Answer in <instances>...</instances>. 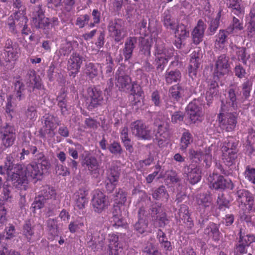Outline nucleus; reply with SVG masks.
<instances>
[{"label":"nucleus","mask_w":255,"mask_h":255,"mask_svg":"<svg viewBox=\"0 0 255 255\" xmlns=\"http://www.w3.org/2000/svg\"><path fill=\"white\" fill-rule=\"evenodd\" d=\"M186 92V89L178 85L172 86L169 89L170 96L174 101H178L180 98L184 96Z\"/></svg>","instance_id":"2f4dec72"},{"label":"nucleus","mask_w":255,"mask_h":255,"mask_svg":"<svg viewBox=\"0 0 255 255\" xmlns=\"http://www.w3.org/2000/svg\"><path fill=\"white\" fill-rule=\"evenodd\" d=\"M187 111L189 119L193 123L200 121L203 115L202 107L198 105V101H197L191 102L188 104Z\"/></svg>","instance_id":"f3484780"},{"label":"nucleus","mask_w":255,"mask_h":255,"mask_svg":"<svg viewBox=\"0 0 255 255\" xmlns=\"http://www.w3.org/2000/svg\"><path fill=\"white\" fill-rule=\"evenodd\" d=\"M218 150L216 145L212 144L207 149H205L204 153L201 150H195L190 149L189 151V157L195 162L201 161L203 159L206 163V165L209 167L212 162V152L215 154Z\"/></svg>","instance_id":"39448f33"},{"label":"nucleus","mask_w":255,"mask_h":255,"mask_svg":"<svg viewBox=\"0 0 255 255\" xmlns=\"http://www.w3.org/2000/svg\"><path fill=\"white\" fill-rule=\"evenodd\" d=\"M237 201L241 205H247L249 210L253 209V203L254 202V197L248 191L240 190L237 192Z\"/></svg>","instance_id":"6ab92c4d"},{"label":"nucleus","mask_w":255,"mask_h":255,"mask_svg":"<svg viewBox=\"0 0 255 255\" xmlns=\"http://www.w3.org/2000/svg\"><path fill=\"white\" fill-rule=\"evenodd\" d=\"M229 60V57L224 54L218 56L215 60L214 76L217 77V79L229 72L230 67Z\"/></svg>","instance_id":"9d476101"},{"label":"nucleus","mask_w":255,"mask_h":255,"mask_svg":"<svg viewBox=\"0 0 255 255\" xmlns=\"http://www.w3.org/2000/svg\"><path fill=\"white\" fill-rule=\"evenodd\" d=\"M181 77V73L178 70L170 71H166L165 74L166 82L169 84L179 81Z\"/></svg>","instance_id":"37998d69"},{"label":"nucleus","mask_w":255,"mask_h":255,"mask_svg":"<svg viewBox=\"0 0 255 255\" xmlns=\"http://www.w3.org/2000/svg\"><path fill=\"white\" fill-rule=\"evenodd\" d=\"M228 35V31L220 30L219 33L216 36L215 46L217 49H222L224 48L227 39Z\"/></svg>","instance_id":"e433bc0d"},{"label":"nucleus","mask_w":255,"mask_h":255,"mask_svg":"<svg viewBox=\"0 0 255 255\" xmlns=\"http://www.w3.org/2000/svg\"><path fill=\"white\" fill-rule=\"evenodd\" d=\"M92 15L93 21L89 23V26L90 28L93 27L100 21L101 13L97 9H95L93 10Z\"/></svg>","instance_id":"0e129e2a"},{"label":"nucleus","mask_w":255,"mask_h":255,"mask_svg":"<svg viewBox=\"0 0 255 255\" xmlns=\"http://www.w3.org/2000/svg\"><path fill=\"white\" fill-rule=\"evenodd\" d=\"M240 240L248 247L251 243H255V236L253 235L247 234L245 235L243 234L242 230L240 232Z\"/></svg>","instance_id":"6e6d98bb"},{"label":"nucleus","mask_w":255,"mask_h":255,"mask_svg":"<svg viewBox=\"0 0 255 255\" xmlns=\"http://www.w3.org/2000/svg\"><path fill=\"white\" fill-rule=\"evenodd\" d=\"M228 98L229 101L226 103V104H224L222 102V105H226L227 109L235 110V109H236L238 106L236 94L235 93V90H233V89H231L229 90Z\"/></svg>","instance_id":"58836bf2"},{"label":"nucleus","mask_w":255,"mask_h":255,"mask_svg":"<svg viewBox=\"0 0 255 255\" xmlns=\"http://www.w3.org/2000/svg\"><path fill=\"white\" fill-rule=\"evenodd\" d=\"M152 196L156 199H161L165 201L167 200L169 196L164 186H161L155 190Z\"/></svg>","instance_id":"8fccbe9b"},{"label":"nucleus","mask_w":255,"mask_h":255,"mask_svg":"<svg viewBox=\"0 0 255 255\" xmlns=\"http://www.w3.org/2000/svg\"><path fill=\"white\" fill-rule=\"evenodd\" d=\"M117 74L116 85L121 90L127 91L130 89L131 94L133 96H142L143 92L141 87L134 82L131 85V79L128 76L120 70L118 71Z\"/></svg>","instance_id":"7ed1b4c3"},{"label":"nucleus","mask_w":255,"mask_h":255,"mask_svg":"<svg viewBox=\"0 0 255 255\" xmlns=\"http://www.w3.org/2000/svg\"><path fill=\"white\" fill-rule=\"evenodd\" d=\"M197 203L200 208V211L201 212L202 209H207L211 206V197L208 194H200L197 197Z\"/></svg>","instance_id":"72a5a7b5"},{"label":"nucleus","mask_w":255,"mask_h":255,"mask_svg":"<svg viewBox=\"0 0 255 255\" xmlns=\"http://www.w3.org/2000/svg\"><path fill=\"white\" fill-rule=\"evenodd\" d=\"M136 42L137 38L135 37H130L127 39L124 50V55L126 59H129L131 57L133 50L135 47Z\"/></svg>","instance_id":"c85d7f7f"},{"label":"nucleus","mask_w":255,"mask_h":255,"mask_svg":"<svg viewBox=\"0 0 255 255\" xmlns=\"http://www.w3.org/2000/svg\"><path fill=\"white\" fill-rule=\"evenodd\" d=\"M140 50L146 56L150 55V49L153 44V39L149 36H145L144 37H140Z\"/></svg>","instance_id":"cd10ccee"},{"label":"nucleus","mask_w":255,"mask_h":255,"mask_svg":"<svg viewBox=\"0 0 255 255\" xmlns=\"http://www.w3.org/2000/svg\"><path fill=\"white\" fill-rule=\"evenodd\" d=\"M84 165L92 174L98 175L99 171V165L97 159L94 157L86 156L84 160Z\"/></svg>","instance_id":"a878e982"},{"label":"nucleus","mask_w":255,"mask_h":255,"mask_svg":"<svg viewBox=\"0 0 255 255\" xmlns=\"http://www.w3.org/2000/svg\"><path fill=\"white\" fill-rule=\"evenodd\" d=\"M119 174L118 168H111L108 175V182L116 185L119 180Z\"/></svg>","instance_id":"3c124183"},{"label":"nucleus","mask_w":255,"mask_h":255,"mask_svg":"<svg viewBox=\"0 0 255 255\" xmlns=\"http://www.w3.org/2000/svg\"><path fill=\"white\" fill-rule=\"evenodd\" d=\"M217 202L220 209H222L224 207H228L229 203V201L225 198L222 193L219 194Z\"/></svg>","instance_id":"774afa93"},{"label":"nucleus","mask_w":255,"mask_h":255,"mask_svg":"<svg viewBox=\"0 0 255 255\" xmlns=\"http://www.w3.org/2000/svg\"><path fill=\"white\" fill-rule=\"evenodd\" d=\"M22 232L23 235L30 242L32 239V236L34 235V232L33 229L31 227V225L29 221L26 222L24 225Z\"/></svg>","instance_id":"864d4df0"},{"label":"nucleus","mask_w":255,"mask_h":255,"mask_svg":"<svg viewBox=\"0 0 255 255\" xmlns=\"http://www.w3.org/2000/svg\"><path fill=\"white\" fill-rule=\"evenodd\" d=\"M143 255H161L153 244V240L150 239L144 245L142 249Z\"/></svg>","instance_id":"c9c22d12"},{"label":"nucleus","mask_w":255,"mask_h":255,"mask_svg":"<svg viewBox=\"0 0 255 255\" xmlns=\"http://www.w3.org/2000/svg\"><path fill=\"white\" fill-rule=\"evenodd\" d=\"M241 0H227V6L233 9V12L236 15L244 13V9L241 6Z\"/></svg>","instance_id":"a19ab883"},{"label":"nucleus","mask_w":255,"mask_h":255,"mask_svg":"<svg viewBox=\"0 0 255 255\" xmlns=\"http://www.w3.org/2000/svg\"><path fill=\"white\" fill-rule=\"evenodd\" d=\"M26 85L28 87L33 89L35 88L40 89L41 87L40 81L34 73H31L28 76V78L26 81Z\"/></svg>","instance_id":"49530a36"},{"label":"nucleus","mask_w":255,"mask_h":255,"mask_svg":"<svg viewBox=\"0 0 255 255\" xmlns=\"http://www.w3.org/2000/svg\"><path fill=\"white\" fill-rule=\"evenodd\" d=\"M100 72L99 66L98 65L90 63L86 68V73L90 77L93 78L97 76Z\"/></svg>","instance_id":"de8ad7c7"},{"label":"nucleus","mask_w":255,"mask_h":255,"mask_svg":"<svg viewBox=\"0 0 255 255\" xmlns=\"http://www.w3.org/2000/svg\"><path fill=\"white\" fill-rule=\"evenodd\" d=\"M49 167L50 163L46 159L42 160L40 163L33 162L28 164L24 169L22 168L21 165H17L14 169L11 181L14 186L19 187L20 185L27 184L28 180L39 179Z\"/></svg>","instance_id":"f257e3e1"},{"label":"nucleus","mask_w":255,"mask_h":255,"mask_svg":"<svg viewBox=\"0 0 255 255\" xmlns=\"http://www.w3.org/2000/svg\"><path fill=\"white\" fill-rule=\"evenodd\" d=\"M60 121L52 115H48L45 118V131L49 136L52 137L55 135L54 129L57 125H60Z\"/></svg>","instance_id":"b1692460"},{"label":"nucleus","mask_w":255,"mask_h":255,"mask_svg":"<svg viewBox=\"0 0 255 255\" xmlns=\"http://www.w3.org/2000/svg\"><path fill=\"white\" fill-rule=\"evenodd\" d=\"M170 136V133L167 128L163 125L158 126L157 131L155 134V140L159 146H161L163 142L167 141Z\"/></svg>","instance_id":"bb28decb"},{"label":"nucleus","mask_w":255,"mask_h":255,"mask_svg":"<svg viewBox=\"0 0 255 255\" xmlns=\"http://www.w3.org/2000/svg\"><path fill=\"white\" fill-rule=\"evenodd\" d=\"M237 144L232 137L227 138L224 142L221 149L224 162L228 165L231 164L237 157Z\"/></svg>","instance_id":"423d86ee"},{"label":"nucleus","mask_w":255,"mask_h":255,"mask_svg":"<svg viewBox=\"0 0 255 255\" xmlns=\"http://www.w3.org/2000/svg\"><path fill=\"white\" fill-rule=\"evenodd\" d=\"M130 129L132 133L140 139L149 140L153 137L152 131L140 121L132 122Z\"/></svg>","instance_id":"6e6552de"},{"label":"nucleus","mask_w":255,"mask_h":255,"mask_svg":"<svg viewBox=\"0 0 255 255\" xmlns=\"http://www.w3.org/2000/svg\"><path fill=\"white\" fill-rule=\"evenodd\" d=\"M46 203V201L38 196L35 198V200L32 204V207L34 209H40L43 208Z\"/></svg>","instance_id":"69168bd1"},{"label":"nucleus","mask_w":255,"mask_h":255,"mask_svg":"<svg viewBox=\"0 0 255 255\" xmlns=\"http://www.w3.org/2000/svg\"><path fill=\"white\" fill-rule=\"evenodd\" d=\"M253 82L250 80H248L242 85V94L243 97L247 99L250 96L252 90Z\"/></svg>","instance_id":"603ef678"},{"label":"nucleus","mask_w":255,"mask_h":255,"mask_svg":"<svg viewBox=\"0 0 255 255\" xmlns=\"http://www.w3.org/2000/svg\"><path fill=\"white\" fill-rule=\"evenodd\" d=\"M183 174L192 184L198 183L201 178V171L194 165L185 166L183 169Z\"/></svg>","instance_id":"dca6fc26"},{"label":"nucleus","mask_w":255,"mask_h":255,"mask_svg":"<svg viewBox=\"0 0 255 255\" xmlns=\"http://www.w3.org/2000/svg\"><path fill=\"white\" fill-rule=\"evenodd\" d=\"M244 29L243 23L242 22H240L239 19L235 17H234L232 22V26L231 27V32H232L233 30H241Z\"/></svg>","instance_id":"338daca9"},{"label":"nucleus","mask_w":255,"mask_h":255,"mask_svg":"<svg viewBox=\"0 0 255 255\" xmlns=\"http://www.w3.org/2000/svg\"><path fill=\"white\" fill-rule=\"evenodd\" d=\"M90 20V16L88 14H83L79 16L76 20V25L79 28H83L88 24Z\"/></svg>","instance_id":"680f3d73"},{"label":"nucleus","mask_w":255,"mask_h":255,"mask_svg":"<svg viewBox=\"0 0 255 255\" xmlns=\"http://www.w3.org/2000/svg\"><path fill=\"white\" fill-rule=\"evenodd\" d=\"M193 137L192 134L187 130H185L182 135L180 139V147L181 151H185L189 144L192 142Z\"/></svg>","instance_id":"ea45409f"},{"label":"nucleus","mask_w":255,"mask_h":255,"mask_svg":"<svg viewBox=\"0 0 255 255\" xmlns=\"http://www.w3.org/2000/svg\"><path fill=\"white\" fill-rule=\"evenodd\" d=\"M84 58L78 53L73 52L70 56L67 63L69 74L74 77L79 72Z\"/></svg>","instance_id":"ddd939ff"},{"label":"nucleus","mask_w":255,"mask_h":255,"mask_svg":"<svg viewBox=\"0 0 255 255\" xmlns=\"http://www.w3.org/2000/svg\"><path fill=\"white\" fill-rule=\"evenodd\" d=\"M173 55L172 49H166L163 44L157 45L155 52V63L157 70L162 72L168 63L169 59Z\"/></svg>","instance_id":"20e7f679"},{"label":"nucleus","mask_w":255,"mask_h":255,"mask_svg":"<svg viewBox=\"0 0 255 255\" xmlns=\"http://www.w3.org/2000/svg\"><path fill=\"white\" fill-rule=\"evenodd\" d=\"M6 49L9 50H6V55L5 56V60L6 62L16 60L18 57L19 49L17 48H10L9 47H7Z\"/></svg>","instance_id":"09e8293b"},{"label":"nucleus","mask_w":255,"mask_h":255,"mask_svg":"<svg viewBox=\"0 0 255 255\" xmlns=\"http://www.w3.org/2000/svg\"><path fill=\"white\" fill-rule=\"evenodd\" d=\"M27 20V18L22 13L16 12L13 15H11L8 17L7 23L10 31L16 33L26 26Z\"/></svg>","instance_id":"1a4fd4ad"},{"label":"nucleus","mask_w":255,"mask_h":255,"mask_svg":"<svg viewBox=\"0 0 255 255\" xmlns=\"http://www.w3.org/2000/svg\"><path fill=\"white\" fill-rule=\"evenodd\" d=\"M73 47L71 42L64 41L61 45L59 49L56 51V54L60 58L61 56H68L73 50Z\"/></svg>","instance_id":"4c0bfd02"},{"label":"nucleus","mask_w":255,"mask_h":255,"mask_svg":"<svg viewBox=\"0 0 255 255\" xmlns=\"http://www.w3.org/2000/svg\"><path fill=\"white\" fill-rule=\"evenodd\" d=\"M200 54L198 52L194 51L191 54L190 64L188 68L189 75L192 78L195 76L200 64Z\"/></svg>","instance_id":"5701e85b"},{"label":"nucleus","mask_w":255,"mask_h":255,"mask_svg":"<svg viewBox=\"0 0 255 255\" xmlns=\"http://www.w3.org/2000/svg\"><path fill=\"white\" fill-rule=\"evenodd\" d=\"M108 240V255H120L122 249L119 246L118 237L114 234L109 235Z\"/></svg>","instance_id":"412c9836"},{"label":"nucleus","mask_w":255,"mask_h":255,"mask_svg":"<svg viewBox=\"0 0 255 255\" xmlns=\"http://www.w3.org/2000/svg\"><path fill=\"white\" fill-rule=\"evenodd\" d=\"M18 165H16L13 168V165L12 162V157L10 156H7L6 157V161L5 162V168H6L7 174L8 176V180H11V176L14 174L13 172L14 171V169Z\"/></svg>","instance_id":"13d9d810"},{"label":"nucleus","mask_w":255,"mask_h":255,"mask_svg":"<svg viewBox=\"0 0 255 255\" xmlns=\"http://www.w3.org/2000/svg\"><path fill=\"white\" fill-rule=\"evenodd\" d=\"M144 214V211L140 209L138 211V220L134 225L135 229L140 234L144 233L147 228V221Z\"/></svg>","instance_id":"c756f323"},{"label":"nucleus","mask_w":255,"mask_h":255,"mask_svg":"<svg viewBox=\"0 0 255 255\" xmlns=\"http://www.w3.org/2000/svg\"><path fill=\"white\" fill-rule=\"evenodd\" d=\"M205 28L204 22L199 20L192 33L193 40L195 44H198L202 41Z\"/></svg>","instance_id":"393cba45"},{"label":"nucleus","mask_w":255,"mask_h":255,"mask_svg":"<svg viewBox=\"0 0 255 255\" xmlns=\"http://www.w3.org/2000/svg\"><path fill=\"white\" fill-rule=\"evenodd\" d=\"M175 36L180 40L184 39L189 35V32L186 30V28L184 25H179L175 31Z\"/></svg>","instance_id":"5fc2aeb1"},{"label":"nucleus","mask_w":255,"mask_h":255,"mask_svg":"<svg viewBox=\"0 0 255 255\" xmlns=\"http://www.w3.org/2000/svg\"><path fill=\"white\" fill-rule=\"evenodd\" d=\"M55 195V190L52 187L47 186L43 187L39 196L46 201L54 198Z\"/></svg>","instance_id":"a18cd8bd"},{"label":"nucleus","mask_w":255,"mask_h":255,"mask_svg":"<svg viewBox=\"0 0 255 255\" xmlns=\"http://www.w3.org/2000/svg\"><path fill=\"white\" fill-rule=\"evenodd\" d=\"M1 139L3 146L2 150L11 146L15 139V134L13 127L7 126L1 132Z\"/></svg>","instance_id":"a211bd4d"},{"label":"nucleus","mask_w":255,"mask_h":255,"mask_svg":"<svg viewBox=\"0 0 255 255\" xmlns=\"http://www.w3.org/2000/svg\"><path fill=\"white\" fill-rule=\"evenodd\" d=\"M245 174L249 181L255 184V168L247 167Z\"/></svg>","instance_id":"e2e57ef3"},{"label":"nucleus","mask_w":255,"mask_h":255,"mask_svg":"<svg viewBox=\"0 0 255 255\" xmlns=\"http://www.w3.org/2000/svg\"><path fill=\"white\" fill-rule=\"evenodd\" d=\"M84 224L80 220H76L71 222L69 225V230L71 233H74L84 227Z\"/></svg>","instance_id":"4d7b16f0"},{"label":"nucleus","mask_w":255,"mask_h":255,"mask_svg":"<svg viewBox=\"0 0 255 255\" xmlns=\"http://www.w3.org/2000/svg\"><path fill=\"white\" fill-rule=\"evenodd\" d=\"M208 180L215 189L223 190L225 188L232 189L233 188V184L231 181L225 179L222 175L213 173L209 176Z\"/></svg>","instance_id":"f8f14e48"},{"label":"nucleus","mask_w":255,"mask_h":255,"mask_svg":"<svg viewBox=\"0 0 255 255\" xmlns=\"http://www.w3.org/2000/svg\"><path fill=\"white\" fill-rule=\"evenodd\" d=\"M179 218L186 224L188 228L191 229L193 226V222L190 217L188 207L185 205H182L179 210Z\"/></svg>","instance_id":"7c9ffc66"},{"label":"nucleus","mask_w":255,"mask_h":255,"mask_svg":"<svg viewBox=\"0 0 255 255\" xmlns=\"http://www.w3.org/2000/svg\"><path fill=\"white\" fill-rule=\"evenodd\" d=\"M15 99L18 101H21L25 98L26 90L24 84L18 81L15 83Z\"/></svg>","instance_id":"79ce46f5"},{"label":"nucleus","mask_w":255,"mask_h":255,"mask_svg":"<svg viewBox=\"0 0 255 255\" xmlns=\"http://www.w3.org/2000/svg\"><path fill=\"white\" fill-rule=\"evenodd\" d=\"M34 12L35 14L32 20L33 25L37 28H45L49 24L48 19L44 17L40 5L35 7Z\"/></svg>","instance_id":"aec40b11"},{"label":"nucleus","mask_w":255,"mask_h":255,"mask_svg":"<svg viewBox=\"0 0 255 255\" xmlns=\"http://www.w3.org/2000/svg\"><path fill=\"white\" fill-rule=\"evenodd\" d=\"M105 240V235L100 232H95L93 234L91 231H89L86 236L85 240L87 246L94 251L98 250V245L102 247L103 241Z\"/></svg>","instance_id":"4468645a"},{"label":"nucleus","mask_w":255,"mask_h":255,"mask_svg":"<svg viewBox=\"0 0 255 255\" xmlns=\"http://www.w3.org/2000/svg\"><path fill=\"white\" fill-rule=\"evenodd\" d=\"M150 210L151 216L153 217L156 216V219L159 221L160 226L164 225L167 220L165 214L162 212L161 208L160 207H157V205H153Z\"/></svg>","instance_id":"473e14b6"},{"label":"nucleus","mask_w":255,"mask_h":255,"mask_svg":"<svg viewBox=\"0 0 255 255\" xmlns=\"http://www.w3.org/2000/svg\"><path fill=\"white\" fill-rule=\"evenodd\" d=\"M88 93L87 102L89 103V108L96 107L103 103L104 98L101 91L96 88H89Z\"/></svg>","instance_id":"2eb2a0df"},{"label":"nucleus","mask_w":255,"mask_h":255,"mask_svg":"<svg viewBox=\"0 0 255 255\" xmlns=\"http://www.w3.org/2000/svg\"><path fill=\"white\" fill-rule=\"evenodd\" d=\"M217 88L218 84L215 81L208 88L206 94V99L208 105L216 98L217 94Z\"/></svg>","instance_id":"c03bdc74"},{"label":"nucleus","mask_w":255,"mask_h":255,"mask_svg":"<svg viewBox=\"0 0 255 255\" xmlns=\"http://www.w3.org/2000/svg\"><path fill=\"white\" fill-rule=\"evenodd\" d=\"M163 22L164 25L168 28L173 29L175 27L174 21L171 19L168 11H165L164 13Z\"/></svg>","instance_id":"bf43d9fd"},{"label":"nucleus","mask_w":255,"mask_h":255,"mask_svg":"<svg viewBox=\"0 0 255 255\" xmlns=\"http://www.w3.org/2000/svg\"><path fill=\"white\" fill-rule=\"evenodd\" d=\"M92 206L95 212L101 213L109 205V201L106 196L100 191H95L92 198Z\"/></svg>","instance_id":"9b49d317"},{"label":"nucleus","mask_w":255,"mask_h":255,"mask_svg":"<svg viewBox=\"0 0 255 255\" xmlns=\"http://www.w3.org/2000/svg\"><path fill=\"white\" fill-rule=\"evenodd\" d=\"M127 200V194L122 190H119L115 196V203L123 205L125 204Z\"/></svg>","instance_id":"052dcab7"},{"label":"nucleus","mask_w":255,"mask_h":255,"mask_svg":"<svg viewBox=\"0 0 255 255\" xmlns=\"http://www.w3.org/2000/svg\"><path fill=\"white\" fill-rule=\"evenodd\" d=\"M108 30L110 36L117 42L123 40L127 34L124 22L119 19H115L109 23Z\"/></svg>","instance_id":"0eeeda50"},{"label":"nucleus","mask_w":255,"mask_h":255,"mask_svg":"<svg viewBox=\"0 0 255 255\" xmlns=\"http://www.w3.org/2000/svg\"><path fill=\"white\" fill-rule=\"evenodd\" d=\"M88 192L84 189H80L76 191L74 195L75 201V207L79 209L85 208L88 203Z\"/></svg>","instance_id":"4be33fe9"},{"label":"nucleus","mask_w":255,"mask_h":255,"mask_svg":"<svg viewBox=\"0 0 255 255\" xmlns=\"http://www.w3.org/2000/svg\"><path fill=\"white\" fill-rule=\"evenodd\" d=\"M204 233L209 238L215 241L220 239V232L217 226L214 223H210L205 229Z\"/></svg>","instance_id":"f704fd0d"},{"label":"nucleus","mask_w":255,"mask_h":255,"mask_svg":"<svg viewBox=\"0 0 255 255\" xmlns=\"http://www.w3.org/2000/svg\"><path fill=\"white\" fill-rule=\"evenodd\" d=\"M233 110L227 109L226 105H222L218 115V121L220 127L226 131L233 130L237 123V114Z\"/></svg>","instance_id":"f03ea898"}]
</instances>
